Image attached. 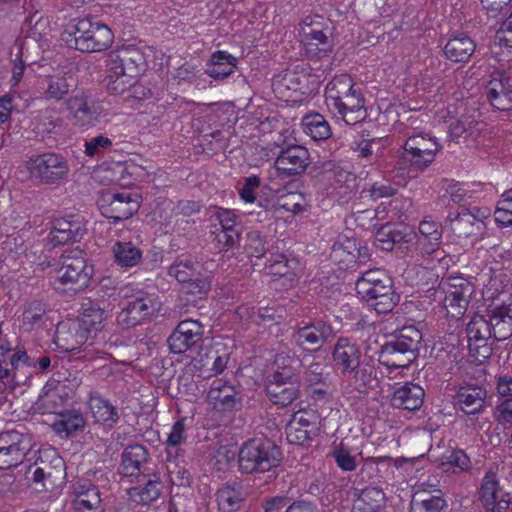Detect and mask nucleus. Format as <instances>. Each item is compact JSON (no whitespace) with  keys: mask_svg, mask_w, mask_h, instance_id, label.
I'll list each match as a JSON object with an SVG mask.
<instances>
[{"mask_svg":"<svg viewBox=\"0 0 512 512\" xmlns=\"http://www.w3.org/2000/svg\"><path fill=\"white\" fill-rule=\"evenodd\" d=\"M450 228L458 237H469L480 234L485 229V223L473 212L462 209L454 218L450 219Z\"/></svg>","mask_w":512,"mask_h":512,"instance_id":"obj_32","label":"nucleus"},{"mask_svg":"<svg viewBox=\"0 0 512 512\" xmlns=\"http://www.w3.org/2000/svg\"><path fill=\"white\" fill-rule=\"evenodd\" d=\"M23 326L27 330H38L46 326L49 321L48 310L45 303L33 300L24 305Z\"/></svg>","mask_w":512,"mask_h":512,"instance_id":"obj_41","label":"nucleus"},{"mask_svg":"<svg viewBox=\"0 0 512 512\" xmlns=\"http://www.w3.org/2000/svg\"><path fill=\"white\" fill-rule=\"evenodd\" d=\"M237 60L225 51H216L211 56V63L206 73L214 79H224L230 76L236 68Z\"/></svg>","mask_w":512,"mask_h":512,"instance_id":"obj_42","label":"nucleus"},{"mask_svg":"<svg viewBox=\"0 0 512 512\" xmlns=\"http://www.w3.org/2000/svg\"><path fill=\"white\" fill-rule=\"evenodd\" d=\"M101 214L114 223L132 217L139 209V196L130 192L103 193L98 201Z\"/></svg>","mask_w":512,"mask_h":512,"instance_id":"obj_11","label":"nucleus"},{"mask_svg":"<svg viewBox=\"0 0 512 512\" xmlns=\"http://www.w3.org/2000/svg\"><path fill=\"white\" fill-rule=\"evenodd\" d=\"M108 67L116 76V80L110 84L109 89L120 94L145 70L146 59L138 47L128 45L110 52Z\"/></svg>","mask_w":512,"mask_h":512,"instance_id":"obj_4","label":"nucleus"},{"mask_svg":"<svg viewBox=\"0 0 512 512\" xmlns=\"http://www.w3.org/2000/svg\"><path fill=\"white\" fill-rule=\"evenodd\" d=\"M107 318L105 307L99 302L85 299L81 303V326L88 331L101 330L104 320Z\"/></svg>","mask_w":512,"mask_h":512,"instance_id":"obj_38","label":"nucleus"},{"mask_svg":"<svg viewBox=\"0 0 512 512\" xmlns=\"http://www.w3.org/2000/svg\"><path fill=\"white\" fill-rule=\"evenodd\" d=\"M93 268L87 265L83 251L79 248L66 250L60 257V267L56 270V279L70 288H84L88 285Z\"/></svg>","mask_w":512,"mask_h":512,"instance_id":"obj_9","label":"nucleus"},{"mask_svg":"<svg viewBox=\"0 0 512 512\" xmlns=\"http://www.w3.org/2000/svg\"><path fill=\"white\" fill-rule=\"evenodd\" d=\"M348 383L349 388L358 392H366L374 380L373 370L368 365L358 364L353 371H345L341 374Z\"/></svg>","mask_w":512,"mask_h":512,"instance_id":"obj_45","label":"nucleus"},{"mask_svg":"<svg viewBox=\"0 0 512 512\" xmlns=\"http://www.w3.org/2000/svg\"><path fill=\"white\" fill-rule=\"evenodd\" d=\"M486 95L498 110H512V75L499 71L492 76L486 86Z\"/></svg>","mask_w":512,"mask_h":512,"instance_id":"obj_21","label":"nucleus"},{"mask_svg":"<svg viewBox=\"0 0 512 512\" xmlns=\"http://www.w3.org/2000/svg\"><path fill=\"white\" fill-rule=\"evenodd\" d=\"M280 449L269 439L247 440L238 452V463L243 473H263L279 465Z\"/></svg>","mask_w":512,"mask_h":512,"instance_id":"obj_5","label":"nucleus"},{"mask_svg":"<svg viewBox=\"0 0 512 512\" xmlns=\"http://www.w3.org/2000/svg\"><path fill=\"white\" fill-rule=\"evenodd\" d=\"M77 386V383L50 379L42 389L39 402L47 412L57 413L75 395Z\"/></svg>","mask_w":512,"mask_h":512,"instance_id":"obj_17","label":"nucleus"},{"mask_svg":"<svg viewBox=\"0 0 512 512\" xmlns=\"http://www.w3.org/2000/svg\"><path fill=\"white\" fill-rule=\"evenodd\" d=\"M301 41L305 45L307 54L319 56L320 53H326L330 50L331 44L327 35L313 23H304L301 28Z\"/></svg>","mask_w":512,"mask_h":512,"instance_id":"obj_31","label":"nucleus"},{"mask_svg":"<svg viewBox=\"0 0 512 512\" xmlns=\"http://www.w3.org/2000/svg\"><path fill=\"white\" fill-rule=\"evenodd\" d=\"M486 390L479 386H462L455 395V405L467 415L479 413L485 404Z\"/></svg>","mask_w":512,"mask_h":512,"instance_id":"obj_26","label":"nucleus"},{"mask_svg":"<svg viewBox=\"0 0 512 512\" xmlns=\"http://www.w3.org/2000/svg\"><path fill=\"white\" fill-rule=\"evenodd\" d=\"M479 499L486 512H506L511 504L509 495L499 487L493 472L485 474L479 489Z\"/></svg>","mask_w":512,"mask_h":512,"instance_id":"obj_19","label":"nucleus"},{"mask_svg":"<svg viewBox=\"0 0 512 512\" xmlns=\"http://www.w3.org/2000/svg\"><path fill=\"white\" fill-rule=\"evenodd\" d=\"M112 146V140L104 135H98L86 141L84 153L89 157L100 155Z\"/></svg>","mask_w":512,"mask_h":512,"instance_id":"obj_60","label":"nucleus"},{"mask_svg":"<svg viewBox=\"0 0 512 512\" xmlns=\"http://www.w3.org/2000/svg\"><path fill=\"white\" fill-rule=\"evenodd\" d=\"M362 352L360 347L348 338L341 337L337 340L332 350V360L341 374L345 371H353L361 363Z\"/></svg>","mask_w":512,"mask_h":512,"instance_id":"obj_23","label":"nucleus"},{"mask_svg":"<svg viewBox=\"0 0 512 512\" xmlns=\"http://www.w3.org/2000/svg\"><path fill=\"white\" fill-rule=\"evenodd\" d=\"M242 499L240 489L235 487L225 486L217 492L218 506L223 512H233L239 509Z\"/></svg>","mask_w":512,"mask_h":512,"instance_id":"obj_52","label":"nucleus"},{"mask_svg":"<svg viewBox=\"0 0 512 512\" xmlns=\"http://www.w3.org/2000/svg\"><path fill=\"white\" fill-rule=\"evenodd\" d=\"M73 124L80 128L94 126L103 114L101 103L86 92H79L66 101Z\"/></svg>","mask_w":512,"mask_h":512,"instance_id":"obj_12","label":"nucleus"},{"mask_svg":"<svg viewBox=\"0 0 512 512\" xmlns=\"http://www.w3.org/2000/svg\"><path fill=\"white\" fill-rule=\"evenodd\" d=\"M158 308L157 299L148 293H140L127 301L117 315V322L123 328H131L150 317Z\"/></svg>","mask_w":512,"mask_h":512,"instance_id":"obj_14","label":"nucleus"},{"mask_svg":"<svg viewBox=\"0 0 512 512\" xmlns=\"http://www.w3.org/2000/svg\"><path fill=\"white\" fill-rule=\"evenodd\" d=\"M33 466H38L41 469H49L51 474L60 477L64 462L61 457L57 455L54 449H47L40 451L39 456Z\"/></svg>","mask_w":512,"mask_h":512,"instance_id":"obj_53","label":"nucleus"},{"mask_svg":"<svg viewBox=\"0 0 512 512\" xmlns=\"http://www.w3.org/2000/svg\"><path fill=\"white\" fill-rule=\"evenodd\" d=\"M73 78L67 73L49 75L45 78L44 97L47 100L59 102L69 93Z\"/></svg>","mask_w":512,"mask_h":512,"instance_id":"obj_40","label":"nucleus"},{"mask_svg":"<svg viewBox=\"0 0 512 512\" xmlns=\"http://www.w3.org/2000/svg\"><path fill=\"white\" fill-rule=\"evenodd\" d=\"M199 263L189 257H178L169 267L168 274L178 282L183 283L192 280V277L199 275Z\"/></svg>","mask_w":512,"mask_h":512,"instance_id":"obj_48","label":"nucleus"},{"mask_svg":"<svg viewBox=\"0 0 512 512\" xmlns=\"http://www.w3.org/2000/svg\"><path fill=\"white\" fill-rule=\"evenodd\" d=\"M214 227L215 230L212 233L215 234V241L219 250L228 251L238 243L240 238L238 229H218L217 225Z\"/></svg>","mask_w":512,"mask_h":512,"instance_id":"obj_57","label":"nucleus"},{"mask_svg":"<svg viewBox=\"0 0 512 512\" xmlns=\"http://www.w3.org/2000/svg\"><path fill=\"white\" fill-rule=\"evenodd\" d=\"M88 405L96 422L112 426L119 419L117 408L98 392L90 393Z\"/></svg>","mask_w":512,"mask_h":512,"instance_id":"obj_36","label":"nucleus"},{"mask_svg":"<svg viewBox=\"0 0 512 512\" xmlns=\"http://www.w3.org/2000/svg\"><path fill=\"white\" fill-rule=\"evenodd\" d=\"M417 358L394 340L385 343L379 353V362L387 368H406Z\"/></svg>","mask_w":512,"mask_h":512,"instance_id":"obj_25","label":"nucleus"},{"mask_svg":"<svg viewBox=\"0 0 512 512\" xmlns=\"http://www.w3.org/2000/svg\"><path fill=\"white\" fill-rule=\"evenodd\" d=\"M64 127V119L61 116L50 110H45L40 113L35 129L37 134L45 137L62 133Z\"/></svg>","mask_w":512,"mask_h":512,"instance_id":"obj_49","label":"nucleus"},{"mask_svg":"<svg viewBox=\"0 0 512 512\" xmlns=\"http://www.w3.org/2000/svg\"><path fill=\"white\" fill-rule=\"evenodd\" d=\"M207 397L210 404L220 411L231 410L240 402L236 388L221 380L212 383Z\"/></svg>","mask_w":512,"mask_h":512,"instance_id":"obj_29","label":"nucleus"},{"mask_svg":"<svg viewBox=\"0 0 512 512\" xmlns=\"http://www.w3.org/2000/svg\"><path fill=\"white\" fill-rule=\"evenodd\" d=\"M405 234L395 225L385 224L380 227L375 235V240L380 249L390 251L397 243L404 241Z\"/></svg>","mask_w":512,"mask_h":512,"instance_id":"obj_50","label":"nucleus"},{"mask_svg":"<svg viewBox=\"0 0 512 512\" xmlns=\"http://www.w3.org/2000/svg\"><path fill=\"white\" fill-rule=\"evenodd\" d=\"M86 227L82 220L74 215L65 218H56L48 234V242L53 246L65 245L83 238Z\"/></svg>","mask_w":512,"mask_h":512,"instance_id":"obj_20","label":"nucleus"},{"mask_svg":"<svg viewBox=\"0 0 512 512\" xmlns=\"http://www.w3.org/2000/svg\"><path fill=\"white\" fill-rule=\"evenodd\" d=\"M439 466L445 472L458 473L470 469L471 461L465 451L450 449L439 459Z\"/></svg>","mask_w":512,"mask_h":512,"instance_id":"obj_46","label":"nucleus"},{"mask_svg":"<svg viewBox=\"0 0 512 512\" xmlns=\"http://www.w3.org/2000/svg\"><path fill=\"white\" fill-rule=\"evenodd\" d=\"M326 366L321 362L311 363L305 372L306 381L310 385L325 384L328 373H325Z\"/></svg>","mask_w":512,"mask_h":512,"instance_id":"obj_62","label":"nucleus"},{"mask_svg":"<svg viewBox=\"0 0 512 512\" xmlns=\"http://www.w3.org/2000/svg\"><path fill=\"white\" fill-rule=\"evenodd\" d=\"M512 48V13L502 22L500 28L497 30L494 43L492 46V53L495 56L500 55L497 49Z\"/></svg>","mask_w":512,"mask_h":512,"instance_id":"obj_55","label":"nucleus"},{"mask_svg":"<svg viewBox=\"0 0 512 512\" xmlns=\"http://www.w3.org/2000/svg\"><path fill=\"white\" fill-rule=\"evenodd\" d=\"M303 132L314 141L328 139L332 132L328 121L320 114H309L302 118Z\"/></svg>","mask_w":512,"mask_h":512,"instance_id":"obj_44","label":"nucleus"},{"mask_svg":"<svg viewBox=\"0 0 512 512\" xmlns=\"http://www.w3.org/2000/svg\"><path fill=\"white\" fill-rule=\"evenodd\" d=\"M16 50L15 58L12 59V77L10 80L11 89L14 92L15 88L17 89L26 67V62L23 60V48L21 45H15L13 48ZM14 55V52L11 51V56Z\"/></svg>","mask_w":512,"mask_h":512,"instance_id":"obj_58","label":"nucleus"},{"mask_svg":"<svg viewBox=\"0 0 512 512\" xmlns=\"http://www.w3.org/2000/svg\"><path fill=\"white\" fill-rule=\"evenodd\" d=\"M332 456L337 466L344 471H353L357 466L355 457L342 446L336 448L333 451Z\"/></svg>","mask_w":512,"mask_h":512,"instance_id":"obj_64","label":"nucleus"},{"mask_svg":"<svg viewBox=\"0 0 512 512\" xmlns=\"http://www.w3.org/2000/svg\"><path fill=\"white\" fill-rule=\"evenodd\" d=\"M26 167L34 179L43 185H61L68 180L70 165L68 160L55 152H44L31 157Z\"/></svg>","mask_w":512,"mask_h":512,"instance_id":"obj_7","label":"nucleus"},{"mask_svg":"<svg viewBox=\"0 0 512 512\" xmlns=\"http://www.w3.org/2000/svg\"><path fill=\"white\" fill-rule=\"evenodd\" d=\"M356 292L379 314L392 311L400 299L393 289L392 279L382 269L364 272L356 282Z\"/></svg>","mask_w":512,"mask_h":512,"instance_id":"obj_3","label":"nucleus"},{"mask_svg":"<svg viewBox=\"0 0 512 512\" xmlns=\"http://www.w3.org/2000/svg\"><path fill=\"white\" fill-rule=\"evenodd\" d=\"M147 450L144 446L130 445L122 453L121 473L124 476H139L147 461Z\"/></svg>","mask_w":512,"mask_h":512,"instance_id":"obj_37","label":"nucleus"},{"mask_svg":"<svg viewBox=\"0 0 512 512\" xmlns=\"http://www.w3.org/2000/svg\"><path fill=\"white\" fill-rule=\"evenodd\" d=\"M85 423V418L80 411L68 410L59 415V418L52 424V428L57 434L69 437L83 429Z\"/></svg>","mask_w":512,"mask_h":512,"instance_id":"obj_43","label":"nucleus"},{"mask_svg":"<svg viewBox=\"0 0 512 512\" xmlns=\"http://www.w3.org/2000/svg\"><path fill=\"white\" fill-rule=\"evenodd\" d=\"M440 149L441 146L436 138L429 134L411 135L403 145V151L399 155L396 167L400 170L424 171L434 162Z\"/></svg>","mask_w":512,"mask_h":512,"instance_id":"obj_6","label":"nucleus"},{"mask_svg":"<svg viewBox=\"0 0 512 512\" xmlns=\"http://www.w3.org/2000/svg\"><path fill=\"white\" fill-rule=\"evenodd\" d=\"M310 154L300 145H292L283 149L276 158L275 167L280 175L293 176L305 171L309 164Z\"/></svg>","mask_w":512,"mask_h":512,"instance_id":"obj_22","label":"nucleus"},{"mask_svg":"<svg viewBox=\"0 0 512 512\" xmlns=\"http://www.w3.org/2000/svg\"><path fill=\"white\" fill-rule=\"evenodd\" d=\"M30 448L27 436L17 431L0 434V469H10L22 463Z\"/></svg>","mask_w":512,"mask_h":512,"instance_id":"obj_15","label":"nucleus"},{"mask_svg":"<svg viewBox=\"0 0 512 512\" xmlns=\"http://www.w3.org/2000/svg\"><path fill=\"white\" fill-rule=\"evenodd\" d=\"M467 337L469 347L472 350L473 345L483 349V357L489 353L487 341L493 337L490 327L489 318L486 315H475L467 325Z\"/></svg>","mask_w":512,"mask_h":512,"instance_id":"obj_28","label":"nucleus"},{"mask_svg":"<svg viewBox=\"0 0 512 512\" xmlns=\"http://www.w3.org/2000/svg\"><path fill=\"white\" fill-rule=\"evenodd\" d=\"M68 495L72 512H104L99 488L89 480L73 482Z\"/></svg>","mask_w":512,"mask_h":512,"instance_id":"obj_13","label":"nucleus"},{"mask_svg":"<svg viewBox=\"0 0 512 512\" xmlns=\"http://www.w3.org/2000/svg\"><path fill=\"white\" fill-rule=\"evenodd\" d=\"M244 249L251 257L261 258L266 253V240L259 231L246 234Z\"/></svg>","mask_w":512,"mask_h":512,"instance_id":"obj_56","label":"nucleus"},{"mask_svg":"<svg viewBox=\"0 0 512 512\" xmlns=\"http://www.w3.org/2000/svg\"><path fill=\"white\" fill-rule=\"evenodd\" d=\"M325 101L329 111L348 125L359 123L366 117L364 96L347 74L335 76L327 84Z\"/></svg>","mask_w":512,"mask_h":512,"instance_id":"obj_1","label":"nucleus"},{"mask_svg":"<svg viewBox=\"0 0 512 512\" xmlns=\"http://www.w3.org/2000/svg\"><path fill=\"white\" fill-rule=\"evenodd\" d=\"M302 195L298 193H288L279 197L277 201V205L280 209L291 212L293 214H298L302 212Z\"/></svg>","mask_w":512,"mask_h":512,"instance_id":"obj_61","label":"nucleus"},{"mask_svg":"<svg viewBox=\"0 0 512 512\" xmlns=\"http://www.w3.org/2000/svg\"><path fill=\"white\" fill-rule=\"evenodd\" d=\"M315 435V425L302 414L296 413L286 426V437L289 443L305 445Z\"/></svg>","mask_w":512,"mask_h":512,"instance_id":"obj_35","label":"nucleus"},{"mask_svg":"<svg viewBox=\"0 0 512 512\" xmlns=\"http://www.w3.org/2000/svg\"><path fill=\"white\" fill-rule=\"evenodd\" d=\"M300 382L294 369L282 367L267 377L265 390L270 401L281 407L290 405L299 395Z\"/></svg>","mask_w":512,"mask_h":512,"instance_id":"obj_10","label":"nucleus"},{"mask_svg":"<svg viewBox=\"0 0 512 512\" xmlns=\"http://www.w3.org/2000/svg\"><path fill=\"white\" fill-rule=\"evenodd\" d=\"M182 284V289L185 293L198 296L199 298L206 295L211 288L208 278L199 277V275L192 277V280H187V282H183Z\"/></svg>","mask_w":512,"mask_h":512,"instance_id":"obj_59","label":"nucleus"},{"mask_svg":"<svg viewBox=\"0 0 512 512\" xmlns=\"http://www.w3.org/2000/svg\"><path fill=\"white\" fill-rule=\"evenodd\" d=\"M445 500L440 496L416 493L410 503L411 512H443Z\"/></svg>","mask_w":512,"mask_h":512,"instance_id":"obj_51","label":"nucleus"},{"mask_svg":"<svg viewBox=\"0 0 512 512\" xmlns=\"http://www.w3.org/2000/svg\"><path fill=\"white\" fill-rule=\"evenodd\" d=\"M425 392L422 387L406 383L396 389L391 398V405L398 409L414 411L419 409L424 401Z\"/></svg>","mask_w":512,"mask_h":512,"instance_id":"obj_30","label":"nucleus"},{"mask_svg":"<svg viewBox=\"0 0 512 512\" xmlns=\"http://www.w3.org/2000/svg\"><path fill=\"white\" fill-rule=\"evenodd\" d=\"M332 326L321 320H315L299 326L293 333L295 343L303 349H319L324 343L334 337Z\"/></svg>","mask_w":512,"mask_h":512,"instance_id":"obj_16","label":"nucleus"},{"mask_svg":"<svg viewBox=\"0 0 512 512\" xmlns=\"http://www.w3.org/2000/svg\"><path fill=\"white\" fill-rule=\"evenodd\" d=\"M86 334L80 324L60 322L56 327L53 342L62 352H72L85 343Z\"/></svg>","mask_w":512,"mask_h":512,"instance_id":"obj_24","label":"nucleus"},{"mask_svg":"<svg viewBox=\"0 0 512 512\" xmlns=\"http://www.w3.org/2000/svg\"><path fill=\"white\" fill-rule=\"evenodd\" d=\"M266 268L270 274L275 276H287L290 271L288 259L282 254L271 256Z\"/></svg>","mask_w":512,"mask_h":512,"instance_id":"obj_63","label":"nucleus"},{"mask_svg":"<svg viewBox=\"0 0 512 512\" xmlns=\"http://www.w3.org/2000/svg\"><path fill=\"white\" fill-rule=\"evenodd\" d=\"M422 340V333L414 326H406L403 327L399 335L394 339L395 342L412 352L414 355L418 356L419 345Z\"/></svg>","mask_w":512,"mask_h":512,"instance_id":"obj_54","label":"nucleus"},{"mask_svg":"<svg viewBox=\"0 0 512 512\" xmlns=\"http://www.w3.org/2000/svg\"><path fill=\"white\" fill-rule=\"evenodd\" d=\"M386 502L385 493L379 487H366L359 493L354 502L355 512H378Z\"/></svg>","mask_w":512,"mask_h":512,"instance_id":"obj_39","label":"nucleus"},{"mask_svg":"<svg viewBox=\"0 0 512 512\" xmlns=\"http://www.w3.org/2000/svg\"><path fill=\"white\" fill-rule=\"evenodd\" d=\"M476 44L472 38L461 34L448 40L444 47L447 59L454 63H466L475 52Z\"/></svg>","mask_w":512,"mask_h":512,"instance_id":"obj_34","label":"nucleus"},{"mask_svg":"<svg viewBox=\"0 0 512 512\" xmlns=\"http://www.w3.org/2000/svg\"><path fill=\"white\" fill-rule=\"evenodd\" d=\"M112 252L115 263L125 268L137 265L142 257L141 251L131 242H116Z\"/></svg>","mask_w":512,"mask_h":512,"instance_id":"obj_47","label":"nucleus"},{"mask_svg":"<svg viewBox=\"0 0 512 512\" xmlns=\"http://www.w3.org/2000/svg\"><path fill=\"white\" fill-rule=\"evenodd\" d=\"M474 292L472 284L463 277L442 279L436 294L443 303L447 316L460 319L466 312Z\"/></svg>","mask_w":512,"mask_h":512,"instance_id":"obj_8","label":"nucleus"},{"mask_svg":"<svg viewBox=\"0 0 512 512\" xmlns=\"http://www.w3.org/2000/svg\"><path fill=\"white\" fill-rule=\"evenodd\" d=\"M203 333L204 329L199 321H181L167 340L170 351L175 354L186 352L202 340Z\"/></svg>","mask_w":512,"mask_h":512,"instance_id":"obj_18","label":"nucleus"},{"mask_svg":"<svg viewBox=\"0 0 512 512\" xmlns=\"http://www.w3.org/2000/svg\"><path fill=\"white\" fill-rule=\"evenodd\" d=\"M492 336L503 341L512 336V312L510 305H501L487 310Z\"/></svg>","mask_w":512,"mask_h":512,"instance_id":"obj_27","label":"nucleus"},{"mask_svg":"<svg viewBox=\"0 0 512 512\" xmlns=\"http://www.w3.org/2000/svg\"><path fill=\"white\" fill-rule=\"evenodd\" d=\"M141 482L142 483L128 490L129 497L134 502L144 505L156 501L163 490V483L161 482L160 477L154 474L147 478L144 475Z\"/></svg>","mask_w":512,"mask_h":512,"instance_id":"obj_33","label":"nucleus"},{"mask_svg":"<svg viewBox=\"0 0 512 512\" xmlns=\"http://www.w3.org/2000/svg\"><path fill=\"white\" fill-rule=\"evenodd\" d=\"M62 39L78 51L95 53L107 50L113 43L114 35L111 29L100 21L79 18L68 24Z\"/></svg>","mask_w":512,"mask_h":512,"instance_id":"obj_2","label":"nucleus"}]
</instances>
